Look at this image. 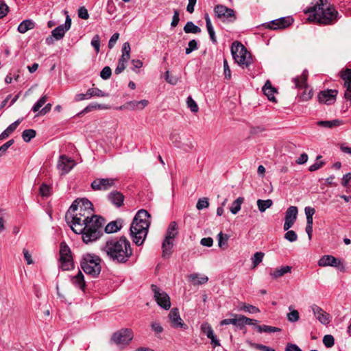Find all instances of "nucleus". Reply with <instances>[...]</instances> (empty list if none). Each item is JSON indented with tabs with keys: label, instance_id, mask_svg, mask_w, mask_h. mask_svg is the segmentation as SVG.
<instances>
[{
	"label": "nucleus",
	"instance_id": "f257e3e1",
	"mask_svg": "<svg viewBox=\"0 0 351 351\" xmlns=\"http://www.w3.org/2000/svg\"><path fill=\"white\" fill-rule=\"evenodd\" d=\"M93 205L87 199H75L66 213L65 219L72 230L82 234L84 243L98 239L103 234L105 219L94 215Z\"/></svg>",
	"mask_w": 351,
	"mask_h": 351
},
{
	"label": "nucleus",
	"instance_id": "f03ea898",
	"mask_svg": "<svg viewBox=\"0 0 351 351\" xmlns=\"http://www.w3.org/2000/svg\"><path fill=\"white\" fill-rule=\"evenodd\" d=\"M108 258L117 263H125L133 254L131 243L125 237L108 240L101 247Z\"/></svg>",
	"mask_w": 351,
	"mask_h": 351
},
{
	"label": "nucleus",
	"instance_id": "7ed1b4c3",
	"mask_svg": "<svg viewBox=\"0 0 351 351\" xmlns=\"http://www.w3.org/2000/svg\"><path fill=\"white\" fill-rule=\"evenodd\" d=\"M306 13H309L308 19L319 24H334L339 19V12L330 5L328 0H315Z\"/></svg>",
	"mask_w": 351,
	"mask_h": 351
},
{
	"label": "nucleus",
	"instance_id": "20e7f679",
	"mask_svg": "<svg viewBox=\"0 0 351 351\" xmlns=\"http://www.w3.org/2000/svg\"><path fill=\"white\" fill-rule=\"evenodd\" d=\"M150 215L144 210H140L134 217L130 226V236L133 242L137 245H141L147 237L150 221Z\"/></svg>",
	"mask_w": 351,
	"mask_h": 351
},
{
	"label": "nucleus",
	"instance_id": "39448f33",
	"mask_svg": "<svg viewBox=\"0 0 351 351\" xmlns=\"http://www.w3.org/2000/svg\"><path fill=\"white\" fill-rule=\"evenodd\" d=\"M101 258L95 254H86L83 255L80 265L83 271L92 277H97L101 272Z\"/></svg>",
	"mask_w": 351,
	"mask_h": 351
},
{
	"label": "nucleus",
	"instance_id": "423d86ee",
	"mask_svg": "<svg viewBox=\"0 0 351 351\" xmlns=\"http://www.w3.org/2000/svg\"><path fill=\"white\" fill-rule=\"evenodd\" d=\"M60 268L64 271H68L73 268V261L71 256V251L65 243H60Z\"/></svg>",
	"mask_w": 351,
	"mask_h": 351
},
{
	"label": "nucleus",
	"instance_id": "0eeeda50",
	"mask_svg": "<svg viewBox=\"0 0 351 351\" xmlns=\"http://www.w3.org/2000/svg\"><path fill=\"white\" fill-rule=\"evenodd\" d=\"M308 73L306 70H304L300 76H298L293 79V82L295 84V87L298 88H304L303 92L301 93L300 98L302 101H308L311 99L313 96L312 90L309 89L307 87L306 80H307Z\"/></svg>",
	"mask_w": 351,
	"mask_h": 351
},
{
	"label": "nucleus",
	"instance_id": "6e6552de",
	"mask_svg": "<svg viewBox=\"0 0 351 351\" xmlns=\"http://www.w3.org/2000/svg\"><path fill=\"white\" fill-rule=\"evenodd\" d=\"M215 16L223 22L232 23L236 20L235 12L223 5L218 4L214 7Z\"/></svg>",
	"mask_w": 351,
	"mask_h": 351
},
{
	"label": "nucleus",
	"instance_id": "1a4fd4ad",
	"mask_svg": "<svg viewBox=\"0 0 351 351\" xmlns=\"http://www.w3.org/2000/svg\"><path fill=\"white\" fill-rule=\"evenodd\" d=\"M170 140L175 147L185 152H189L194 148V144L191 138L186 136H181L178 133H171Z\"/></svg>",
	"mask_w": 351,
	"mask_h": 351
},
{
	"label": "nucleus",
	"instance_id": "9d476101",
	"mask_svg": "<svg viewBox=\"0 0 351 351\" xmlns=\"http://www.w3.org/2000/svg\"><path fill=\"white\" fill-rule=\"evenodd\" d=\"M151 289L154 293V297L157 304L165 310L169 309L171 307V302L169 295L155 285H152Z\"/></svg>",
	"mask_w": 351,
	"mask_h": 351
},
{
	"label": "nucleus",
	"instance_id": "9b49d317",
	"mask_svg": "<svg viewBox=\"0 0 351 351\" xmlns=\"http://www.w3.org/2000/svg\"><path fill=\"white\" fill-rule=\"evenodd\" d=\"M115 178H97L91 183V188L94 191H106L115 186Z\"/></svg>",
	"mask_w": 351,
	"mask_h": 351
},
{
	"label": "nucleus",
	"instance_id": "f8f14e48",
	"mask_svg": "<svg viewBox=\"0 0 351 351\" xmlns=\"http://www.w3.org/2000/svg\"><path fill=\"white\" fill-rule=\"evenodd\" d=\"M133 338L130 329H122L112 335V340L117 344H128Z\"/></svg>",
	"mask_w": 351,
	"mask_h": 351
},
{
	"label": "nucleus",
	"instance_id": "ddd939ff",
	"mask_svg": "<svg viewBox=\"0 0 351 351\" xmlns=\"http://www.w3.org/2000/svg\"><path fill=\"white\" fill-rule=\"evenodd\" d=\"M108 94L98 88H90L86 93H79L75 95V101H80L84 99H89L93 97H107Z\"/></svg>",
	"mask_w": 351,
	"mask_h": 351
},
{
	"label": "nucleus",
	"instance_id": "4468645a",
	"mask_svg": "<svg viewBox=\"0 0 351 351\" xmlns=\"http://www.w3.org/2000/svg\"><path fill=\"white\" fill-rule=\"evenodd\" d=\"M312 311L316 319L322 324L328 325L332 319V317L329 313L316 304L311 306Z\"/></svg>",
	"mask_w": 351,
	"mask_h": 351
},
{
	"label": "nucleus",
	"instance_id": "2eb2a0df",
	"mask_svg": "<svg viewBox=\"0 0 351 351\" xmlns=\"http://www.w3.org/2000/svg\"><path fill=\"white\" fill-rule=\"evenodd\" d=\"M298 213V210L296 206H291L287 208L285 213V219L283 227L285 230H288L293 226L297 219Z\"/></svg>",
	"mask_w": 351,
	"mask_h": 351
},
{
	"label": "nucleus",
	"instance_id": "dca6fc26",
	"mask_svg": "<svg viewBox=\"0 0 351 351\" xmlns=\"http://www.w3.org/2000/svg\"><path fill=\"white\" fill-rule=\"evenodd\" d=\"M71 25V19H70L69 16H67L64 24L60 25L52 30V36L56 40L62 39L64 37L65 33L70 29Z\"/></svg>",
	"mask_w": 351,
	"mask_h": 351
},
{
	"label": "nucleus",
	"instance_id": "f3484780",
	"mask_svg": "<svg viewBox=\"0 0 351 351\" xmlns=\"http://www.w3.org/2000/svg\"><path fill=\"white\" fill-rule=\"evenodd\" d=\"M75 165V161L71 158H68L64 155H62L60 156L58 162V168L60 171H61L62 174H65L70 171L73 168Z\"/></svg>",
	"mask_w": 351,
	"mask_h": 351
},
{
	"label": "nucleus",
	"instance_id": "a211bd4d",
	"mask_svg": "<svg viewBox=\"0 0 351 351\" xmlns=\"http://www.w3.org/2000/svg\"><path fill=\"white\" fill-rule=\"evenodd\" d=\"M169 318L173 328H182L184 330L187 328V326L183 322L180 317L178 308H173L169 314Z\"/></svg>",
	"mask_w": 351,
	"mask_h": 351
},
{
	"label": "nucleus",
	"instance_id": "6ab92c4d",
	"mask_svg": "<svg viewBox=\"0 0 351 351\" xmlns=\"http://www.w3.org/2000/svg\"><path fill=\"white\" fill-rule=\"evenodd\" d=\"M293 22L291 17H281L273 20L267 25V27L271 29H283L290 25Z\"/></svg>",
	"mask_w": 351,
	"mask_h": 351
},
{
	"label": "nucleus",
	"instance_id": "aec40b11",
	"mask_svg": "<svg viewBox=\"0 0 351 351\" xmlns=\"http://www.w3.org/2000/svg\"><path fill=\"white\" fill-rule=\"evenodd\" d=\"M341 77L343 81V86L346 88L344 97L346 99H351V69H347L341 72Z\"/></svg>",
	"mask_w": 351,
	"mask_h": 351
},
{
	"label": "nucleus",
	"instance_id": "412c9836",
	"mask_svg": "<svg viewBox=\"0 0 351 351\" xmlns=\"http://www.w3.org/2000/svg\"><path fill=\"white\" fill-rule=\"evenodd\" d=\"M337 92L335 90H326L319 93L318 99L320 103L330 105L335 101Z\"/></svg>",
	"mask_w": 351,
	"mask_h": 351
},
{
	"label": "nucleus",
	"instance_id": "4be33fe9",
	"mask_svg": "<svg viewBox=\"0 0 351 351\" xmlns=\"http://www.w3.org/2000/svg\"><path fill=\"white\" fill-rule=\"evenodd\" d=\"M231 53L234 60L243 54H247V50L245 46L239 42L235 41L231 46Z\"/></svg>",
	"mask_w": 351,
	"mask_h": 351
},
{
	"label": "nucleus",
	"instance_id": "5701e85b",
	"mask_svg": "<svg viewBox=\"0 0 351 351\" xmlns=\"http://www.w3.org/2000/svg\"><path fill=\"white\" fill-rule=\"evenodd\" d=\"M108 200L117 207H120L124 201L123 195L117 191H112L108 195Z\"/></svg>",
	"mask_w": 351,
	"mask_h": 351
},
{
	"label": "nucleus",
	"instance_id": "b1692460",
	"mask_svg": "<svg viewBox=\"0 0 351 351\" xmlns=\"http://www.w3.org/2000/svg\"><path fill=\"white\" fill-rule=\"evenodd\" d=\"M233 317L230 319H224L221 321L220 325L224 326V325H228V324H232L234 326H236L239 327L240 329L243 328V322H242V315H237V314H233Z\"/></svg>",
	"mask_w": 351,
	"mask_h": 351
},
{
	"label": "nucleus",
	"instance_id": "393cba45",
	"mask_svg": "<svg viewBox=\"0 0 351 351\" xmlns=\"http://www.w3.org/2000/svg\"><path fill=\"white\" fill-rule=\"evenodd\" d=\"M339 261L331 255L323 256L318 261V265L320 267L332 266L337 267Z\"/></svg>",
	"mask_w": 351,
	"mask_h": 351
},
{
	"label": "nucleus",
	"instance_id": "a878e982",
	"mask_svg": "<svg viewBox=\"0 0 351 351\" xmlns=\"http://www.w3.org/2000/svg\"><path fill=\"white\" fill-rule=\"evenodd\" d=\"M71 282L75 287L84 291L86 282L84 281V275L81 271H79L77 275L72 277Z\"/></svg>",
	"mask_w": 351,
	"mask_h": 351
},
{
	"label": "nucleus",
	"instance_id": "bb28decb",
	"mask_svg": "<svg viewBox=\"0 0 351 351\" xmlns=\"http://www.w3.org/2000/svg\"><path fill=\"white\" fill-rule=\"evenodd\" d=\"M234 60L241 67L247 68L252 63L251 54L249 51H247V54H243L240 56H237V58H235Z\"/></svg>",
	"mask_w": 351,
	"mask_h": 351
},
{
	"label": "nucleus",
	"instance_id": "cd10ccee",
	"mask_svg": "<svg viewBox=\"0 0 351 351\" xmlns=\"http://www.w3.org/2000/svg\"><path fill=\"white\" fill-rule=\"evenodd\" d=\"M189 280L195 286L205 284L208 278L206 276H200L198 274H192L188 276Z\"/></svg>",
	"mask_w": 351,
	"mask_h": 351
},
{
	"label": "nucleus",
	"instance_id": "c85d7f7f",
	"mask_svg": "<svg viewBox=\"0 0 351 351\" xmlns=\"http://www.w3.org/2000/svg\"><path fill=\"white\" fill-rule=\"evenodd\" d=\"M263 91L264 94L267 97L269 100L271 101H276L274 94L276 93V90L271 86L269 80L265 82L264 86L263 87Z\"/></svg>",
	"mask_w": 351,
	"mask_h": 351
},
{
	"label": "nucleus",
	"instance_id": "c756f323",
	"mask_svg": "<svg viewBox=\"0 0 351 351\" xmlns=\"http://www.w3.org/2000/svg\"><path fill=\"white\" fill-rule=\"evenodd\" d=\"M173 245V241L164 239L162 244V256L164 258H169L171 255V249Z\"/></svg>",
	"mask_w": 351,
	"mask_h": 351
},
{
	"label": "nucleus",
	"instance_id": "7c9ffc66",
	"mask_svg": "<svg viewBox=\"0 0 351 351\" xmlns=\"http://www.w3.org/2000/svg\"><path fill=\"white\" fill-rule=\"evenodd\" d=\"M122 227V221L118 219L108 223L105 227V232L108 234L117 232Z\"/></svg>",
	"mask_w": 351,
	"mask_h": 351
},
{
	"label": "nucleus",
	"instance_id": "2f4dec72",
	"mask_svg": "<svg viewBox=\"0 0 351 351\" xmlns=\"http://www.w3.org/2000/svg\"><path fill=\"white\" fill-rule=\"evenodd\" d=\"M291 271V267L287 265L276 269L273 271H271L269 274L273 278L276 279L284 276L287 273H290Z\"/></svg>",
	"mask_w": 351,
	"mask_h": 351
},
{
	"label": "nucleus",
	"instance_id": "473e14b6",
	"mask_svg": "<svg viewBox=\"0 0 351 351\" xmlns=\"http://www.w3.org/2000/svg\"><path fill=\"white\" fill-rule=\"evenodd\" d=\"M178 234V225L176 222L172 221L169 225L167 230L166 237L165 239L173 241V239Z\"/></svg>",
	"mask_w": 351,
	"mask_h": 351
},
{
	"label": "nucleus",
	"instance_id": "72a5a7b5",
	"mask_svg": "<svg viewBox=\"0 0 351 351\" xmlns=\"http://www.w3.org/2000/svg\"><path fill=\"white\" fill-rule=\"evenodd\" d=\"M35 23L33 21L27 19L22 21L18 26V31L21 34H25L28 30L34 29Z\"/></svg>",
	"mask_w": 351,
	"mask_h": 351
},
{
	"label": "nucleus",
	"instance_id": "f704fd0d",
	"mask_svg": "<svg viewBox=\"0 0 351 351\" xmlns=\"http://www.w3.org/2000/svg\"><path fill=\"white\" fill-rule=\"evenodd\" d=\"M148 104V101L146 99H143L141 101H131L128 103H126L124 106H120L119 109H129L131 110H137L138 109V104Z\"/></svg>",
	"mask_w": 351,
	"mask_h": 351
},
{
	"label": "nucleus",
	"instance_id": "c9c22d12",
	"mask_svg": "<svg viewBox=\"0 0 351 351\" xmlns=\"http://www.w3.org/2000/svg\"><path fill=\"white\" fill-rule=\"evenodd\" d=\"M205 21H206V28L208 32V34L210 36L211 41L214 43H217V38L215 36V32L214 31V28L213 27V25L211 23V21L210 19V17L208 14L205 15Z\"/></svg>",
	"mask_w": 351,
	"mask_h": 351
},
{
	"label": "nucleus",
	"instance_id": "e433bc0d",
	"mask_svg": "<svg viewBox=\"0 0 351 351\" xmlns=\"http://www.w3.org/2000/svg\"><path fill=\"white\" fill-rule=\"evenodd\" d=\"M109 107L105 104H99L97 103H91L88 104L83 110L80 113V114H86L95 110H104L108 109Z\"/></svg>",
	"mask_w": 351,
	"mask_h": 351
},
{
	"label": "nucleus",
	"instance_id": "4c0bfd02",
	"mask_svg": "<svg viewBox=\"0 0 351 351\" xmlns=\"http://www.w3.org/2000/svg\"><path fill=\"white\" fill-rule=\"evenodd\" d=\"M341 124V121L339 119H334L331 121H319L317 122V125L319 126L332 128L335 127H337Z\"/></svg>",
	"mask_w": 351,
	"mask_h": 351
},
{
	"label": "nucleus",
	"instance_id": "58836bf2",
	"mask_svg": "<svg viewBox=\"0 0 351 351\" xmlns=\"http://www.w3.org/2000/svg\"><path fill=\"white\" fill-rule=\"evenodd\" d=\"M243 202L244 198L242 197H239L236 200H234L232 202V206L230 208V212L234 215L238 213L239 211L241 210V204L243 203Z\"/></svg>",
	"mask_w": 351,
	"mask_h": 351
},
{
	"label": "nucleus",
	"instance_id": "ea45409f",
	"mask_svg": "<svg viewBox=\"0 0 351 351\" xmlns=\"http://www.w3.org/2000/svg\"><path fill=\"white\" fill-rule=\"evenodd\" d=\"M184 31L186 34H199L201 32V29L198 26L195 25L192 21H189L184 27Z\"/></svg>",
	"mask_w": 351,
	"mask_h": 351
},
{
	"label": "nucleus",
	"instance_id": "a19ab883",
	"mask_svg": "<svg viewBox=\"0 0 351 351\" xmlns=\"http://www.w3.org/2000/svg\"><path fill=\"white\" fill-rule=\"evenodd\" d=\"M273 204V202L271 199H268L265 200L263 199H258L257 200V206L258 208V210L263 213L266 210V209L270 208Z\"/></svg>",
	"mask_w": 351,
	"mask_h": 351
},
{
	"label": "nucleus",
	"instance_id": "79ce46f5",
	"mask_svg": "<svg viewBox=\"0 0 351 351\" xmlns=\"http://www.w3.org/2000/svg\"><path fill=\"white\" fill-rule=\"evenodd\" d=\"M255 328L257 330V331L258 332H275L280 331V329L279 328L267 326V325H263V326L256 325Z\"/></svg>",
	"mask_w": 351,
	"mask_h": 351
},
{
	"label": "nucleus",
	"instance_id": "37998d69",
	"mask_svg": "<svg viewBox=\"0 0 351 351\" xmlns=\"http://www.w3.org/2000/svg\"><path fill=\"white\" fill-rule=\"evenodd\" d=\"M264 253L261 252H256L252 257V268H256L262 261L264 257Z\"/></svg>",
	"mask_w": 351,
	"mask_h": 351
},
{
	"label": "nucleus",
	"instance_id": "c03bdc74",
	"mask_svg": "<svg viewBox=\"0 0 351 351\" xmlns=\"http://www.w3.org/2000/svg\"><path fill=\"white\" fill-rule=\"evenodd\" d=\"M36 131L32 129L25 130L22 133V138L25 142H29L36 136Z\"/></svg>",
	"mask_w": 351,
	"mask_h": 351
},
{
	"label": "nucleus",
	"instance_id": "a18cd8bd",
	"mask_svg": "<svg viewBox=\"0 0 351 351\" xmlns=\"http://www.w3.org/2000/svg\"><path fill=\"white\" fill-rule=\"evenodd\" d=\"M218 245L220 248L226 247L228 245V240L229 237L227 234H223L222 232H220L218 235Z\"/></svg>",
	"mask_w": 351,
	"mask_h": 351
},
{
	"label": "nucleus",
	"instance_id": "49530a36",
	"mask_svg": "<svg viewBox=\"0 0 351 351\" xmlns=\"http://www.w3.org/2000/svg\"><path fill=\"white\" fill-rule=\"evenodd\" d=\"M239 309L250 313H256L260 311L257 307L251 304H246L245 303L241 304Z\"/></svg>",
	"mask_w": 351,
	"mask_h": 351
},
{
	"label": "nucleus",
	"instance_id": "de8ad7c7",
	"mask_svg": "<svg viewBox=\"0 0 351 351\" xmlns=\"http://www.w3.org/2000/svg\"><path fill=\"white\" fill-rule=\"evenodd\" d=\"M247 343L249 344L250 346H251L252 348H254L256 350H259L261 351H275L274 349H273L270 347L264 346L263 344L256 343L251 341H247Z\"/></svg>",
	"mask_w": 351,
	"mask_h": 351
},
{
	"label": "nucleus",
	"instance_id": "09e8293b",
	"mask_svg": "<svg viewBox=\"0 0 351 351\" xmlns=\"http://www.w3.org/2000/svg\"><path fill=\"white\" fill-rule=\"evenodd\" d=\"M290 313L287 314V319L291 322H296L300 319L299 312L297 310H291V306L289 307Z\"/></svg>",
	"mask_w": 351,
	"mask_h": 351
},
{
	"label": "nucleus",
	"instance_id": "8fccbe9b",
	"mask_svg": "<svg viewBox=\"0 0 351 351\" xmlns=\"http://www.w3.org/2000/svg\"><path fill=\"white\" fill-rule=\"evenodd\" d=\"M201 330L207 337H211L213 336V330L211 326L207 322L203 323L201 325Z\"/></svg>",
	"mask_w": 351,
	"mask_h": 351
},
{
	"label": "nucleus",
	"instance_id": "3c124183",
	"mask_svg": "<svg viewBox=\"0 0 351 351\" xmlns=\"http://www.w3.org/2000/svg\"><path fill=\"white\" fill-rule=\"evenodd\" d=\"M47 99V95H43L40 99L33 106L32 110L34 112H39L40 108L46 103Z\"/></svg>",
	"mask_w": 351,
	"mask_h": 351
},
{
	"label": "nucleus",
	"instance_id": "603ef678",
	"mask_svg": "<svg viewBox=\"0 0 351 351\" xmlns=\"http://www.w3.org/2000/svg\"><path fill=\"white\" fill-rule=\"evenodd\" d=\"M186 104L187 107L191 110L193 112H197L199 108L197 103L193 100V99L189 96L186 99Z\"/></svg>",
	"mask_w": 351,
	"mask_h": 351
},
{
	"label": "nucleus",
	"instance_id": "864d4df0",
	"mask_svg": "<svg viewBox=\"0 0 351 351\" xmlns=\"http://www.w3.org/2000/svg\"><path fill=\"white\" fill-rule=\"evenodd\" d=\"M323 343L326 348H331L335 344V339L331 335H326L323 338Z\"/></svg>",
	"mask_w": 351,
	"mask_h": 351
},
{
	"label": "nucleus",
	"instance_id": "5fc2aeb1",
	"mask_svg": "<svg viewBox=\"0 0 351 351\" xmlns=\"http://www.w3.org/2000/svg\"><path fill=\"white\" fill-rule=\"evenodd\" d=\"M209 206L208 199L206 197L201 198L197 201L196 208L198 210H202L208 208Z\"/></svg>",
	"mask_w": 351,
	"mask_h": 351
},
{
	"label": "nucleus",
	"instance_id": "6e6d98bb",
	"mask_svg": "<svg viewBox=\"0 0 351 351\" xmlns=\"http://www.w3.org/2000/svg\"><path fill=\"white\" fill-rule=\"evenodd\" d=\"M287 232L285 234V239L290 242H294L298 239V235L293 230H287Z\"/></svg>",
	"mask_w": 351,
	"mask_h": 351
},
{
	"label": "nucleus",
	"instance_id": "4d7b16f0",
	"mask_svg": "<svg viewBox=\"0 0 351 351\" xmlns=\"http://www.w3.org/2000/svg\"><path fill=\"white\" fill-rule=\"evenodd\" d=\"M197 43L195 40H191L189 42L188 47L185 49L186 54L191 53L193 51L197 49Z\"/></svg>",
	"mask_w": 351,
	"mask_h": 351
},
{
	"label": "nucleus",
	"instance_id": "13d9d810",
	"mask_svg": "<svg viewBox=\"0 0 351 351\" xmlns=\"http://www.w3.org/2000/svg\"><path fill=\"white\" fill-rule=\"evenodd\" d=\"M111 74H112L111 69L109 66H106L100 72V77L103 80H108L110 77Z\"/></svg>",
	"mask_w": 351,
	"mask_h": 351
},
{
	"label": "nucleus",
	"instance_id": "bf43d9fd",
	"mask_svg": "<svg viewBox=\"0 0 351 351\" xmlns=\"http://www.w3.org/2000/svg\"><path fill=\"white\" fill-rule=\"evenodd\" d=\"M14 142V139H10L0 147V156H3L5 153L7 149L11 145H13Z\"/></svg>",
	"mask_w": 351,
	"mask_h": 351
},
{
	"label": "nucleus",
	"instance_id": "052dcab7",
	"mask_svg": "<svg viewBox=\"0 0 351 351\" xmlns=\"http://www.w3.org/2000/svg\"><path fill=\"white\" fill-rule=\"evenodd\" d=\"M223 73L226 79L230 80L231 78V71L226 59L223 60Z\"/></svg>",
	"mask_w": 351,
	"mask_h": 351
},
{
	"label": "nucleus",
	"instance_id": "680f3d73",
	"mask_svg": "<svg viewBox=\"0 0 351 351\" xmlns=\"http://www.w3.org/2000/svg\"><path fill=\"white\" fill-rule=\"evenodd\" d=\"M50 188L48 185L43 184L40 186V195L43 197H48L50 194Z\"/></svg>",
	"mask_w": 351,
	"mask_h": 351
},
{
	"label": "nucleus",
	"instance_id": "e2e57ef3",
	"mask_svg": "<svg viewBox=\"0 0 351 351\" xmlns=\"http://www.w3.org/2000/svg\"><path fill=\"white\" fill-rule=\"evenodd\" d=\"M9 8L4 1H0V18L4 17L8 12Z\"/></svg>",
	"mask_w": 351,
	"mask_h": 351
},
{
	"label": "nucleus",
	"instance_id": "0e129e2a",
	"mask_svg": "<svg viewBox=\"0 0 351 351\" xmlns=\"http://www.w3.org/2000/svg\"><path fill=\"white\" fill-rule=\"evenodd\" d=\"M91 45L95 48L97 53L99 51L100 42L99 35H95L91 40Z\"/></svg>",
	"mask_w": 351,
	"mask_h": 351
},
{
	"label": "nucleus",
	"instance_id": "69168bd1",
	"mask_svg": "<svg viewBox=\"0 0 351 351\" xmlns=\"http://www.w3.org/2000/svg\"><path fill=\"white\" fill-rule=\"evenodd\" d=\"M180 21L179 11L178 10H173V16L171 23V27H176Z\"/></svg>",
	"mask_w": 351,
	"mask_h": 351
},
{
	"label": "nucleus",
	"instance_id": "338daca9",
	"mask_svg": "<svg viewBox=\"0 0 351 351\" xmlns=\"http://www.w3.org/2000/svg\"><path fill=\"white\" fill-rule=\"evenodd\" d=\"M78 16L82 19H88L89 14L88 10L84 7H81L78 10Z\"/></svg>",
	"mask_w": 351,
	"mask_h": 351
},
{
	"label": "nucleus",
	"instance_id": "774afa93",
	"mask_svg": "<svg viewBox=\"0 0 351 351\" xmlns=\"http://www.w3.org/2000/svg\"><path fill=\"white\" fill-rule=\"evenodd\" d=\"M23 119H17L16 121H15L14 123H12V124H10L7 128L6 130H8V132H10V134H12L16 129V128L18 127V125L21 123V122L22 121Z\"/></svg>",
	"mask_w": 351,
	"mask_h": 351
}]
</instances>
